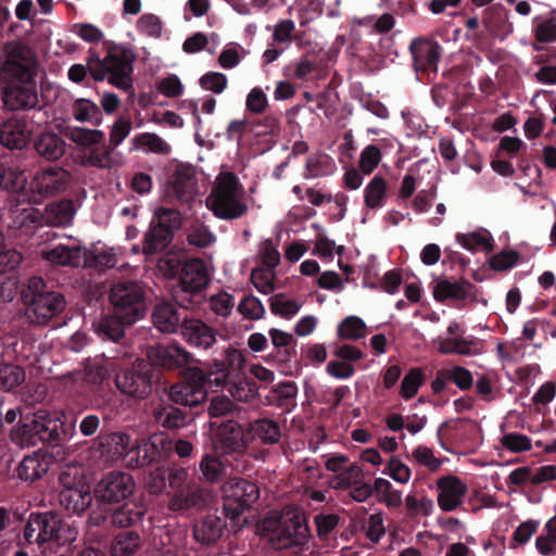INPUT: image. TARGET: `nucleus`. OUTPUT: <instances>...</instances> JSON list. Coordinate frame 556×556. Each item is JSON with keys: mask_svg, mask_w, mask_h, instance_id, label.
<instances>
[{"mask_svg": "<svg viewBox=\"0 0 556 556\" xmlns=\"http://www.w3.org/2000/svg\"><path fill=\"white\" fill-rule=\"evenodd\" d=\"M103 48L106 52L103 58L94 49H89L86 66L73 64L67 72L70 80L80 84L89 73L94 81L106 80L111 86L132 93L135 53L130 48L109 40L103 42Z\"/></svg>", "mask_w": 556, "mask_h": 556, "instance_id": "obj_1", "label": "nucleus"}, {"mask_svg": "<svg viewBox=\"0 0 556 556\" xmlns=\"http://www.w3.org/2000/svg\"><path fill=\"white\" fill-rule=\"evenodd\" d=\"M77 534L76 527L65 521L55 510L31 511L17 545L36 544L39 548L52 542L59 545H67L76 540Z\"/></svg>", "mask_w": 556, "mask_h": 556, "instance_id": "obj_2", "label": "nucleus"}, {"mask_svg": "<svg viewBox=\"0 0 556 556\" xmlns=\"http://www.w3.org/2000/svg\"><path fill=\"white\" fill-rule=\"evenodd\" d=\"M21 300L31 324L46 326L66 307L64 295L40 276H31L21 285Z\"/></svg>", "mask_w": 556, "mask_h": 556, "instance_id": "obj_3", "label": "nucleus"}, {"mask_svg": "<svg viewBox=\"0 0 556 556\" xmlns=\"http://www.w3.org/2000/svg\"><path fill=\"white\" fill-rule=\"evenodd\" d=\"M263 528L266 531L269 545L277 551L301 548L311 539L307 519L302 513H288L277 519H265Z\"/></svg>", "mask_w": 556, "mask_h": 556, "instance_id": "obj_4", "label": "nucleus"}, {"mask_svg": "<svg viewBox=\"0 0 556 556\" xmlns=\"http://www.w3.org/2000/svg\"><path fill=\"white\" fill-rule=\"evenodd\" d=\"M243 198L244 190L238 177L232 173H225L220 175L216 186L212 189L207 202L216 217L232 220L241 218L249 211Z\"/></svg>", "mask_w": 556, "mask_h": 556, "instance_id": "obj_5", "label": "nucleus"}, {"mask_svg": "<svg viewBox=\"0 0 556 556\" xmlns=\"http://www.w3.org/2000/svg\"><path fill=\"white\" fill-rule=\"evenodd\" d=\"M110 311L121 319L137 323L147 312V292L140 281L122 280L113 283L109 291Z\"/></svg>", "mask_w": 556, "mask_h": 556, "instance_id": "obj_6", "label": "nucleus"}, {"mask_svg": "<svg viewBox=\"0 0 556 556\" xmlns=\"http://www.w3.org/2000/svg\"><path fill=\"white\" fill-rule=\"evenodd\" d=\"M181 224L182 217L178 210L163 206L156 208L143 236L142 253L152 256L164 252L173 242Z\"/></svg>", "mask_w": 556, "mask_h": 556, "instance_id": "obj_7", "label": "nucleus"}, {"mask_svg": "<svg viewBox=\"0 0 556 556\" xmlns=\"http://www.w3.org/2000/svg\"><path fill=\"white\" fill-rule=\"evenodd\" d=\"M162 374L146 358H137L130 366L121 369L114 378L116 388L126 396L136 400L147 399Z\"/></svg>", "mask_w": 556, "mask_h": 556, "instance_id": "obj_8", "label": "nucleus"}, {"mask_svg": "<svg viewBox=\"0 0 556 556\" xmlns=\"http://www.w3.org/2000/svg\"><path fill=\"white\" fill-rule=\"evenodd\" d=\"M146 507L136 500H125L112 506H96L88 516L90 527L136 528L143 521Z\"/></svg>", "mask_w": 556, "mask_h": 556, "instance_id": "obj_9", "label": "nucleus"}, {"mask_svg": "<svg viewBox=\"0 0 556 556\" xmlns=\"http://www.w3.org/2000/svg\"><path fill=\"white\" fill-rule=\"evenodd\" d=\"M207 375L199 367H187L180 379L169 387V401L190 408L202 406L207 399Z\"/></svg>", "mask_w": 556, "mask_h": 556, "instance_id": "obj_10", "label": "nucleus"}, {"mask_svg": "<svg viewBox=\"0 0 556 556\" xmlns=\"http://www.w3.org/2000/svg\"><path fill=\"white\" fill-rule=\"evenodd\" d=\"M258 486L243 478L230 479L223 489L222 514L228 517L232 526H241V515L258 500Z\"/></svg>", "mask_w": 556, "mask_h": 556, "instance_id": "obj_11", "label": "nucleus"}, {"mask_svg": "<svg viewBox=\"0 0 556 556\" xmlns=\"http://www.w3.org/2000/svg\"><path fill=\"white\" fill-rule=\"evenodd\" d=\"M40 442L62 445L76 434V417L63 410H38L34 414Z\"/></svg>", "mask_w": 556, "mask_h": 556, "instance_id": "obj_12", "label": "nucleus"}, {"mask_svg": "<svg viewBox=\"0 0 556 556\" xmlns=\"http://www.w3.org/2000/svg\"><path fill=\"white\" fill-rule=\"evenodd\" d=\"M208 283V276L203 262L192 260L184 264L179 289L175 290L174 298L182 306L194 308L203 300V290Z\"/></svg>", "mask_w": 556, "mask_h": 556, "instance_id": "obj_13", "label": "nucleus"}, {"mask_svg": "<svg viewBox=\"0 0 556 556\" xmlns=\"http://www.w3.org/2000/svg\"><path fill=\"white\" fill-rule=\"evenodd\" d=\"M135 480L124 471H110L102 476L93 489L97 506H112L129 498L135 491Z\"/></svg>", "mask_w": 556, "mask_h": 556, "instance_id": "obj_14", "label": "nucleus"}, {"mask_svg": "<svg viewBox=\"0 0 556 556\" xmlns=\"http://www.w3.org/2000/svg\"><path fill=\"white\" fill-rule=\"evenodd\" d=\"M195 168L178 162L166 167V195L179 202H189L197 190Z\"/></svg>", "mask_w": 556, "mask_h": 556, "instance_id": "obj_15", "label": "nucleus"}, {"mask_svg": "<svg viewBox=\"0 0 556 556\" xmlns=\"http://www.w3.org/2000/svg\"><path fill=\"white\" fill-rule=\"evenodd\" d=\"M144 358L160 372L193 367L192 364L195 362L193 354L179 344L150 345Z\"/></svg>", "mask_w": 556, "mask_h": 556, "instance_id": "obj_16", "label": "nucleus"}, {"mask_svg": "<svg viewBox=\"0 0 556 556\" xmlns=\"http://www.w3.org/2000/svg\"><path fill=\"white\" fill-rule=\"evenodd\" d=\"M167 442L163 437L153 435L150 439H142L136 444H129L126 454L125 466L128 468H141L146 466H157L163 458V450ZM170 445V442H168Z\"/></svg>", "mask_w": 556, "mask_h": 556, "instance_id": "obj_17", "label": "nucleus"}, {"mask_svg": "<svg viewBox=\"0 0 556 556\" xmlns=\"http://www.w3.org/2000/svg\"><path fill=\"white\" fill-rule=\"evenodd\" d=\"M37 75V63L35 64V75L30 80L22 81L7 74H2L0 79L8 77L21 85L12 83L3 89V103L5 108L11 111L30 110L35 109L38 104V93L35 85V77Z\"/></svg>", "mask_w": 556, "mask_h": 556, "instance_id": "obj_18", "label": "nucleus"}, {"mask_svg": "<svg viewBox=\"0 0 556 556\" xmlns=\"http://www.w3.org/2000/svg\"><path fill=\"white\" fill-rule=\"evenodd\" d=\"M213 445L215 452L220 455L244 454L247 441L242 426L232 419L224 421L215 433Z\"/></svg>", "mask_w": 556, "mask_h": 556, "instance_id": "obj_19", "label": "nucleus"}, {"mask_svg": "<svg viewBox=\"0 0 556 556\" xmlns=\"http://www.w3.org/2000/svg\"><path fill=\"white\" fill-rule=\"evenodd\" d=\"M227 519L218 509L207 511L195 519L192 526L193 539L203 546H213L219 542L227 529Z\"/></svg>", "mask_w": 556, "mask_h": 556, "instance_id": "obj_20", "label": "nucleus"}, {"mask_svg": "<svg viewBox=\"0 0 556 556\" xmlns=\"http://www.w3.org/2000/svg\"><path fill=\"white\" fill-rule=\"evenodd\" d=\"M71 181L68 170L60 166H47L39 169L30 182L34 193L42 197H52L64 192Z\"/></svg>", "mask_w": 556, "mask_h": 556, "instance_id": "obj_21", "label": "nucleus"}, {"mask_svg": "<svg viewBox=\"0 0 556 556\" xmlns=\"http://www.w3.org/2000/svg\"><path fill=\"white\" fill-rule=\"evenodd\" d=\"M438 506L442 511H454L464 503L468 493L467 484L458 477L447 475L437 480Z\"/></svg>", "mask_w": 556, "mask_h": 556, "instance_id": "obj_22", "label": "nucleus"}, {"mask_svg": "<svg viewBox=\"0 0 556 556\" xmlns=\"http://www.w3.org/2000/svg\"><path fill=\"white\" fill-rule=\"evenodd\" d=\"M174 300H176L174 298ZM191 308L182 307L177 301L157 303L152 312L154 326L164 333H175L181 328Z\"/></svg>", "mask_w": 556, "mask_h": 556, "instance_id": "obj_23", "label": "nucleus"}, {"mask_svg": "<svg viewBox=\"0 0 556 556\" xmlns=\"http://www.w3.org/2000/svg\"><path fill=\"white\" fill-rule=\"evenodd\" d=\"M409 51L417 73H437L442 52V47L438 41L425 38L414 39L409 46Z\"/></svg>", "mask_w": 556, "mask_h": 556, "instance_id": "obj_24", "label": "nucleus"}, {"mask_svg": "<svg viewBox=\"0 0 556 556\" xmlns=\"http://www.w3.org/2000/svg\"><path fill=\"white\" fill-rule=\"evenodd\" d=\"M130 444V435L124 432L100 433L92 440L91 451L98 453L105 460L122 459L125 464L126 454Z\"/></svg>", "mask_w": 556, "mask_h": 556, "instance_id": "obj_25", "label": "nucleus"}, {"mask_svg": "<svg viewBox=\"0 0 556 556\" xmlns=\"http://www.w3.org/2000/svg\"><path fill=\"white\" fill-rule=\"evenodd\" d=\"M180 334L182 339L191 346L208 349L216 342L215 330L201 319L192 317L190 314L181 324Z\"/></svg>", "mask_w": 556, "mask_h": 556, "instance_id": "obj_26", "label": "nucleus"}, {"mask_svg": "<svg viewBox=\"0 0 556 556\" xmlns=\"http://www.w3.org/2000/svg\"><path fill=\"white\" fill-rule=\"evenodd\" d=\"M206 503V492L199 484L191 482L185 489L174 492L168 501V508L175 513H185L200 508Z\"/></svg>", "mask_w": 556, "mask_h": 556, "instance_id": "obj_27", "label": "nucleus"}, {"mask_svg": "<svg viewBox=\"0 0 556 556\" xmlns=\"http://www.w3.org/2000/svg\"><path fill=\"white\" fill-rule=\"evenodd\" d=\"M92 494L85 484L64 485L59 493L60 505L68 513L81 515L91 505Z\"/></svg>", "mask_w": 556, "mask_h": 556, "instance_id": "obj_28", "label": "nucleus"}, {"mask_svg": "<svg viewBox=\"0 0 556 556\" xmlns=\"http://www.w3.org/2000/svg\"><path fill=\"white\" fill-rule=\"evenodd\" d=\"M86 255V248L79 245L68 247L59 244L52 249L42 250L41 256L45 261L59 265L80 267L84 264V256Z\"/></svg>", "mask_w": 556, "mask_h": 556, "instance_id": "obj_29", "label": "nucleus"}, {"mask_svg": "<svg viewBox=\"0 0 556 556\" xmlns=\"http://www.w3.org/2000/svg\"><path fill=\"white\" fill-rule=\"evenodd\" d=\"M45 213L47 227L66 228L73 224L76 207L73 200L61 199L47 204Z\"/></svg>", "mask_w": 556, "mask_h": 556, "instance_id": "obj_30", "label": "nucleus"}, {"mask_svg": "<svg viewBox=\"0 0 556 556\" xmlns=\"http://www.w3.org/2000/svg\"><path fill=\"white\" fill-rule=\"evenodd\" d=\"M66 142L53 131H43L34 139L36 153L50 162L60 160L65 153Z\"/></svg>", "mask_w": 556, "mask_h": 556, "instance_id": "obj_31", "label": "nucleus"}, {"mask_svg": "<svg viewBox=\"0 0 556 556\" xmlns=\"http://www.w3.org/2000/svg\"><path fill=\"white\" fill-rule=\"evenodd\" d=\"M134 324L121 319L119 316L109 309V313L96 325V332L103 341L122 343L125 340L126 327Z\"/></svg>", "mask_w": 556, "mask_h": 556, "instance_id": "obj_32", "label": "nucleus"}, {"mask_svg": "<svg viewBox=\"0 0 556 556\" xmlns=\"http://www.w3.org/2000/svg\"><path fill=\"white\" fill-rule=\"evenodd\" d=\"M247 434L264 445H274L281 438V429L278 421L269 418H260L249 422Z\"/></svg>", "mask_w": 556, "mask_h": 556, "instance_id": "obj_33", "label": "nucleus"}, {"mask_svg": "<svg viewBox=\"0 0 556 556\" xmlns=\"http://www.w3.org/2000/svg\"><path fill=\"white\" fill-rule=\"evenodd\" d=\"M404 516L414 523H418L421 517H429L434 511V502L431 497L419 494L417 491L409 492L404 500Z\"/></svg>", "mask_w": 556, "mask_h": 556, "instance_id": "obj_34", "label": "nucleus"}, {"mask_svg": "<svg viewBox=\"0 0 556 556\" xmlns=\"http://www.w3.org/2000/svg\"><path fill=\"white\" fill-rule=\"evenodd\" d=\"M143 540L137 530L118 532L111 541V556H135L142 547Z\"/></svg>", "mask_w": 556, "mask_h": 556, "instance_id": "obj_35", "label": "nucleus"}, {"mask_svg": "<svg viewBox=\"0 0 556 556\" xmlns=\"http://www.w3.org/2000/svg\"><path fill=\"white\" fill-rule=\"evenodd\" d=\"M10 439L21 447L36 446L40 442L34 414L21 416L17 425L10 431Z\"/></svg>", "mask_w": 556, "mask_h": 556, "instance_id": "obj_36", "label": "nucleus"}, {"mask_svg": "<svg viewBox=\"0 0 556 556\" xmlns=\"http://www.w3.org/2000/svg\"><path fill=\"white\" fill-rule=\"evenodd\" d=\"M0 142L10 150H22L28 142L26 125L17 119H8L0 126Z\"/></svg>", "mask_w": 556, "mask_h": 556, "instance_id": "obj_37", "label": "nucleus"}, {"mask_svg": "<svg viewBox=\"0 0 556 556\" xmlns=\"http://www.w3.org/2000/svg\"><path fill=\"white\" fill-rule=\"evenodd\" d=\"M153 418L157 425L167 430L182 428L192 420L189 414L172 404H163L155 407Z\"/></svg>", "mask_w": 556, "mask_h": 556, "instance_id": "obj_38", "label": "nucleus"}, {"mask_svg": "<svg viewBox=\"0 0 556 556\" xmlns=\"http://www.w3.org/2000/svg\"><path fill=\"white\" fill-rule=\"evenodd\" d=\"M271 344L276 350L274 357L282 364H287L296 356V339L283 330L270 328L268 331Z\"/></svg>", "mask_w": 556, "mask_h": 556, "instance_id": "obj_39", "label": "nucleus"}, {"mask_svg": "<svg viewBox=\"0 0 556 556\" xmlns=\"http://www.w3.org/2000/svg\"><path fill=\"white\" fill-rule=\"evenodd\" d=\"M473 288L475 286L467 280L450 281L442 279L433 288V298L438 302H444L448 299L464 301Z\"/></svg>", "mask_w": 556, "mask_h": 556, "instance_id": "obj_40", "label": "nucleus"}, {"mask_svg": "<svg viewBox=\"0 0 556 556\" xmlns=\"http://www.w3.org/2000/svg\"><path fill=\"white\" fill-rule=\"evenodd\" d=\"M298 387L294 381H282L274 386L268 396V402L279 408L290 412L295 406Z\"/></svg>", "mask_w": 556, "mask_h": 556, "instance_id": "obj_41", "label": "nucleus"}, {"mask_svg": "<svg viewBox=\"0 0 556 556\" xmlns=\"http://www.w3.org/2000/svg\"><path fill=\"white\" fill-rule=\"evenodd\" d=\"M134 149L142 150L146 153L168 155L172 147L155 132H141L131 139Z\"/></svg>", "mask_w": 556, "mask_h": 556, "instance_id": "obj_42", "label": "nucleus"}, {"mask_svg": "<svg viewBox=\"0 0 556 556\" xmlns=\"http://www.w3.org/2000/svg\"><path fill=\"white\" fill-rule=\"evenodd\" d=\"M48 469V463L35 454L23 458L16 468V475L23 481L34 482L47 473Z\"/></svg>", "mask_w": 556, "mask_h": 556, "instance_id": "obj_43", "label": "nucleus"}, {"mask_svg": "<svg viewBox=\"0 0 556 556\" xmlns=\"http://www.w3.org/2000/svg\"><path fill=\"white\" fill-rule=\"evenodd\" d=\"M73 116L80 123H91L99 126L102 123V113L100 108L91 100L79 98L73 103Z\"/></svg>", "mask_w": 556, "mask_h": 556, "instance_id": "obj_44", "label": "nucleus"}, {"mask_svg": "<svg viewBox=\"0 0 556 556\" xmlns=\"http://www.w3.org/2000/svg\"><path fill=\"white\" fill-rule=\"evenodd\" d=\"M387 197V181L383 177L376 175L364 189V202L370 210L383 206Z\"/></svg>", "mask_w": 556, "mask_h": 556, "instance_id": "obj_45", "label": "nucleus"}, {"mask_svg": "<svg viewBox=\"0 0 556 556\" xmlns=\"http://www.w3.org/2000/svg\"><path fill=\"white\" fill-rule=\"evenodd\" d=\"M334 169L333 160L327 154L309 155L305 164V178H317L330 175Z\"/></svg>", "mask_w": 556, "mask_h": 556, "instance_id": "obj_46", "label": "nucleus"}, {"mask_svg": "<svg viewBox=\"0 0 556 556\" xmlns=\"http://www.w3.org/2000/svg\"><path fill=\"white\" fill-rule=\"evenodd\" d=\"M25 370L0 358V390L12 391L25 381Z\"/></svg>", "mask_w": 556, "mask_h": 556, "instance_id": "obj_47", "label": "nucleus"}, {"mask_svg": "<svg viewBox=\"0 0 556 556\" xmlns=\"http://www.w3.org/2000/svg\"><path fill=\"white\" fill-rule=\"evenodd\" d=\"M544 534L535 540V547L543 556L556 554V516L552 517L544 526Z\"/></svg>", "mask_w": 556, "mask_h": 556, "instance_id": "obj_48", "label": "nucleus"}, {"mask_svg": "<svg viewBox=\"0 0 556 556\" xmlns=\"http://www.w3.org/2000/svg\"><path fill=\"white\" fill-rule=\"evenodd\" d=\"M366 325L357 316L345 317L338 326V338L342 340H358L365 337Z\"/></svg>", "mask_w": 556, "mask_h": 556, "instance_id": "obj_49", "label": "nucleus"}, {"mask_svg": "<svg viewBox=\"0 0 556 556\" xmlns=\"http://www.w3.org/2000/svg\"><path fill=\"white\" fill-rule=\"evenodd\" d=\"M116 255L111 251H90L86 249L83 267H90L99 270L115 267Z\"/></svg>", "mask_w": 556, "mask_h": 556, "instance_id": "obj_50", "label": "nucleus"}, {"mask_svg": "<svg viewBox=\"0 0 556 556\" xmlns=\"http://www.w3.org/2000/svg\"><path fill=\"white\" fill-rule=\"evenodd\" d=\"M269 307L274 315L290 319L298 314L301 306L294 300L287 299L283 293H277L269 299Z\"/></svg>", "mask_w": 556, "mask_h": 556, "instance_id": "obj_51", "label": "nucleus"}, {"mask_svg": "<svg viewBox=\"0 0 556 556\" xmlns=\"http://www.w3.org/2000/svg\"><path fill=\"white\" fill-rule=\"evenodd\" d=\"M456 241L466 250L470 252H476L479 249H483L485 251L493 250V242L490 236H485L480 232H471L468 235L457 233Z\"/></svg>", "mask_w": 556, "mask_h": 556, "instance_id": "obj_52", "label": "nucleus"}, {"mask_svg": "<svg viewBox=\"0 0 556 556\" xmlns=\"http://www.w3.org/2000/svg\"><path fill=\"white\" fill-rule=\"evenodd\" d=\"M363 469L357 464L350 465L345 470L340 471L330 482L337 490H346L357 484L363 479Z\"/></svg>", "mask_w": 556, "mask_h": 556, "instance_id": "obj_53", "label": "nucleus"}, {"mask_svg": "<svg viewBox=\"0 0 556 556\" xmlns=\"http://www.w3.org/2000/svg\"><path fill=\"white\" fill-rule=\"evenodd\" d=\"M114 149L110 144L100 143L89 150L86 163L101 169L112 167V153Z\"/></svg>", "mask_w": 556, "mask_h": 556, "instance_id": "obj_54", "label": "nucleus"}, {"mask_svg": "<svg viewBox=\"0 0 556 556\" xmlns=\"http://www.w3.org/2000/svg\"><path fill=\"white\" fill-rule=\"evenodd\" d=\"M24 173L0 164V188L9 192H18L25 185Z\"/></svg>", "mask_w": 556, "mask_h": 556, "instance_id": "obj_55", "label": "nucleus"}, {"mask_svg": "<svg viewBox=\"0 0 556 556\" xmlns=\"http://www.w3.org/2000/svg\"><path fill=\"white\" fill-rule=\"evenodd\" d=\"M424 380L425 378L420 368L409 369L401 382L400 395L405 400L414 397L419 387L424 383Z\"/></svg>", "mask_w": 556, "mask_h": 556, "instance_id": "obj_56", "label": "nucleus"}, {"mask_svg": "<svg viewBox=\"0 0 556 556\" xmlns=\"http://www.w3.org/2000/svg\"><path fill=\"white\" fill-rule=\"evenodd\" d=\"M200 469L205 480L208 482L218 481L225 472V466L222 460L208 454H205L200 462Z\"/></svg>", "mask_w": 556, "mask_h": 556, "instance_id": "obj_57", "label": "nucleus"}, {"mask_svg": "<svg viewBox=\"0 0 556 556\" xmlns=\"http://www.w3.org/2000/svg\"><path fill=\"white\" fill-rule=\"evenodd\" d=\"M502 446L511 453L528 452L532 447L531 439L519 432H509L501 438Z\"/></svg>", "mask_w": 556, "mask_h": 556, "instance_id": "obj_58", "label": "nucleus"}, {"mask_svg": "<svg viewBox=\"0 0 556 556\" xmlns=\"http://www.w3.org/2000/svg\"><path fill=\"white\" fill-rule=\"evenodd\" d=\"M137 29L139 33L152 38H160L162 36L163 23L161 18L152 13L141 15L137 21Z\"/></svg>", "mask_w": 556, "mask_h": 556, "instance_id": "obj_59", "label": "nucleus"}, {"mask_svg": "<svg viewBox=\"0 0 556 556\" xmlns=\"http://www.w3.org/2000/svg\"><path fill=\"white\" fill-rule=\"evenodd\" d=\"M72 140L78 146L87 147L89 150L104 140V132L99 129L76 128L72 134Z\"/></svg>", "mask_w": 556, "mask_h": 556, "instance_id": "obj_60", "label": "nucleus"}, {"mask_svg": "<svg viewBox=\"0 0 556 556\" xmlns=\"http://www.w3.org/2000/svg\"><path fill=\"white\" fill-rule=\"evenodd\" d=\"M238 311L245 318L257 320L264 317L265 307L261 300L252 294L244 296L238 305Z\"/></svg>", "mask_w": 556, "mask_h": 556, "instance_id": "obj_61", "label": "nucleus"}, {"mask_svg": "<svg viewBox=\"0 0 556 556\" xmlns=\"http://www.w3.org/2000/svg\"><path fill=\"white\" fill-rule=\"evenodd\" d=\"M380 161V149L375 144H369L361 152L359 168L364 175H369L375 170Z\"/></svg>", "mask_w": 556, "mask_h": 556, "instance_id": "obj_62", "label": "nucleus"}, {"mask_svg": "<svg viewBox=\"0 0 556 556\" xmlns=\"http://www.w3.org/2000/svg\"><path fill=\"white\" fill-rule=\"evenodd\" d=\"M438 351L441 354H470L469 342L462 337L440 339Z\"/></svg>", "mask_w": 556, "mask_h": 556, "instance_id": "obj_63", "label": "nucleus"}, {"mask_svg": "<svg viewBox=\"0 0 556 556\" xmlns=\"http://www.w3.org/2000/svg\"><path fill=\"white\" fill-rule=\"evenodd\" d=\"M132 123L129 117H118L111 127L110 146L115 149L129 135Z\"/></svg>", "mask_w": 556, "mask_h": 556, "instance_id": "obj_64", "label": "nucleus"}]
</instances>
